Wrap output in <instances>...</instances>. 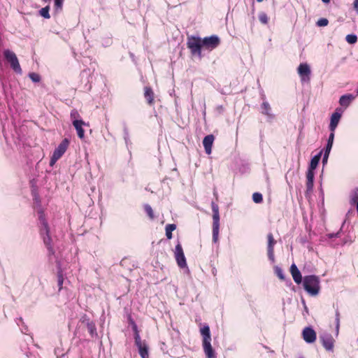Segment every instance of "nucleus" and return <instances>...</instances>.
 <instances>
[{
    "label": "nucleus",
    "instance_id": "obj_1",
    "mask_svg": "<svg viewBox=\"0 0 358 358\" xmlns=\"http://www.w3.org/2000/svg\"><path fill=\"white\" fill-rule=\"evenodd\" d=\"M34 206L38 215L40 234L43 238V243L49 252L53 254L55 252L54 246L55 245V242L50 235V227L45 218L43 208L41 204L40 198L36 193H34Z\"/></svg>",
    "mask_w": 358,
    "mask_h": 358
},
{
    "label": "nucleus",
    "instance_id": "obj_2",
    "mask_svg": "<svg viewBox=\"0 0 358 358\" xmlns=\"http://www.w3.org/2000/svg\"><path fill=\"white\" fill-rule=\"evenodd\" d=\"M200 334L202 336V347L206 358H216V353L211 345V334L210 327L205 324L200 329Z\"/></svg>",
    "mask_w": 358,
    "mask_h": 358
},
{
    "label": "nucleus",
    "instance_id": "obj_3",
    "mask_svg": "<svg viewBox=\"0 0 358 358\" xmlns=\"http://www.w3.org/2000/svg\"><path fill=\"white\" fill-rule=\"evenodd\" d=\"M303 285L305 290L310 296L317 295L320 289V279L315 275L305 276L303 281Z\"/></svg>",
    "mask_w": 358,
    "mask_h": 358
},
{
    "label": "nucleus",
    "instance_id": "obj_4",
    "mask_svg": "<svg viewBox=\"0 0 358 358\" xmlns=\"http://www.w3.org/2000/svg\"><path fill=\"white\" fill-rule=\"evenodd\" d=\"M213 210V241L216 243L218 241L220 231V213L219 207L213 201L211 203Z\"/></svg>",
    "mask_w": 358,
    "mask_h": 358
},
{
    "label": "nucleus",
    "instance_id": "obj_5",
    "mask_svg": "<svg viewBox=\"0 0 358 358\" xmlns=\"http://www.w3.org/2000/svg\"><path fill=\"white\" fill-rule=\"evenodd\" d=\"M133 329L134 331L135 344L138 349L140 356L141 358H148V345L145 341L141 340L136 324H133Z\"/></svg>",
    "mask_w": 358,
    "mask_h": 358
},
{
    "label": "nucleus",
    "instance_id": "obj_6",
    "mask_svg": "<svg viewBox=\"0 0 358 358\" xmlns=\"http://www.w3.org/2000/svg\"><path fill=\"white\" fill-rule=\"evenodd\" d=\"M187 48L194 55L201 57L202 39L198 36H191L187 38Z\"/></svg>",
    "mask_w": 358,
    "mask_h": 358
},
{
    "label": "nucleus",
    "instance_id": "obj_7",
    "mask_svg": "<svg viewBox=\"0 0 358 358\" xmlns=\"http://www.w3.org/2000/svg\"><path fill=\"white\" fill-rule=\"evenodd\" d=\"M69 145V141L64 138L54 150L50 161V166H53L57 161L66 152Z\"/></svg>",
    "mask_w": 358,
    "mask_h": 358
},
{
    "label": "nucleus",
    "instance_id": "obj_8",
    "mask_svg": "<svg viewBox=\"0 0 358 358\" xmlns=\"http://www.w3.org/2000/svg\"><path fill=\"white\" fill-rule=\"evenodd\" d=\"M3 55L7 62L10 64L11 69L17 73L21 75L22 73L18 59L15 53L8 49L3 51Z\"/></svg>",
    "mask_w": 358,
    "mask_h": 358
},
{
    "label": "nucleus",
    "instance_id": "obj_9",
    "mask_svg": "<svg viewBox=\"0 0 358 358\" xmlns=\"http://www.w3.org/2000/svg\"><path fill=\"white\" fill-rule=\"evenodd\" d=\"M174 255H175V258H176L178 266L180 268H185L188 271L186 258L185 257L182 245L179 241H178V244L176 245L175 250H174Z\"/></svg>",
    "mask_w": 358,
    "mask_h": 358
},
{
    "label": "nucleus",
    "instance_id": "obj_10",
    "mask_svg": "<svg viewBox=\"0 0 358 358\" xmlns=\"http://www.w3.org/2000/svg\"><path fill=\"white\" fill-rule=\"evenodd\" d=\"M298 73L302 83H309L310 80V69L308 64L302 63L298 67Z\"/></svg>",
    "mask_w": 358,
    "mask_h": 358
},
{
    "label": "nucleus",
    "instance_id": "obj_11",
    "mask_svg": "<svg viewBox=\"0 0 358 358\" xmlns=\"http://www.w3.org/2000/svg\"><path fill=\"white\" fill-rule=\"evenodd\" d=\"M203 47L208 50L216 48L220 43V38L216 35L205 37L202 39Z\"/></svg>",
    "mask_w": 358,
    "mask_h": 358
},
{
    "label": "nucleus",
    "instance_id": "obj_12",
    "mask_svg": "<svg viewBox=\"0 0 358 358\" xmlns=\"http://www.w3.org/2000/svg\"><path fill=\"white\" fill-rule=\"evenodd\" d=\"M320 339L326 350L330 352L333 351L334 347V339L331 334L329 333H324L320 336Z\"/></svg>",
    "mask_w": 358,
    "mask_h": 358
},
{
    "label": "nucleus",
    "instance_id": "obj_13",
    "mask_svg": "<svg viewBox=\"0 0 358 358\" xmlns=\"http://www.w3.org/2000/svg\"><path fill=\"white\" fill-rule=\"evenodd\" d=\"M342 113L343 111L341 108H336V111L331 115L329 126L330 131H335L341 120Z\"/></svg>",
    "mask_w": 358,
    "mask_h": 358
},
{
    "label": "nucleus",
    "instance_id": "obj_14",
    "mask_svg": "<svg viewBox=\"0 0 358 358\" xmlns=\"http://www.w3.org/2000/svg\"><path fill=\"white\" fill-rule=\"evenodd\" d=\"M302 335L303 340L308 343H314L317 338L316 332L310 327H307L303 329Z\"/></svg>",
    "mask_w": 358,
    "mask_h": 358
},
{
    "label": "nucleus",
    "instance_id": "obj_15",
    "mask_svg": "<svg viewBox=\"0 0 358 358\" xmlns=\"http://www.w3.org/2000/svg\"><path fill=\"white\" fill-rule=\"evenodd\" d=\"M263 102L261 105V113L266 115L268 120H272L274 118V115L272 113L271 108L267 101H266L264 95L262 97Z\"/></svg>",
    "mask_w": 358,
    "mask_h": 358
},
{
    "label": "nucleus",
    "instance_id": "obj_16",
    "mask_svg": "<svg viewBox=\"0 0 358 358\" xmlns=\"http://www.w3.org/2000/svg\"><path fill=\"white\" fill-rule=\"evenodd\" d=\"M215 141V137L213 134L207 135L203 140V145L205 152L207 155H210L212 152V147Z\"/></svg>",
    "mask_w": 358,
    "mask_h": 358
},
{
    "label": "nucleus",
    "instance_id": "obj_17",
    "mask_svg": "<svg viewBox=\"0 0 358 358\" xmlns=\"http://www.w3.org/2000/svg\"><path fill=\"white\" fill-rule=\"evenodd\" d=\"M275 243V241L273 237V235L271 234H268L267 252H268V259L271 263L275 262V257H274V253H273V245Z\"/></svg>",
    "mask_w": 358,
    "mask_h": 358
},
{
    "label": "nucleus",
    "instance_id": "obj_18",
    "mask_svg": "<svg viewBox=\"0 0 358 358\" xmlns=\"http://www.w3.org/2000/svg\"><path fill=\"white\" fill-rule=\"evenodd\" d=\"M73 125L76 130L78 136L80 139H83L85 137V131L83 127L87 125V124L83 120H75L73 122Z\"/></svg>",
    "mask_w": 358,
    "mask_h": 358
},
{
    "label": "nucleus",
    "instance_id": "obj_19",
    "mask_svg": "<svg viewBox=\"0 0 358 358\" xmlns=\"http://www.w3.org/2000/svg\"><path fill=\"white\" fill-rule=\"evenodd\" d=\"M354 99L355 96L351 94H344L340 97L339 103L341 106L347 108Z\"/></svg>",
    "mask_w": 358,
    "mask_h": 358
},
{
    "label": "nucleus",
    "instance_id": "obj_20",
    "mask_svg": "<svg viewBox=\"0 0 358 358\" xmlns=\"http://www.w3.org/2000/svg\"><path fill=\"white\" fill-rule=\"evenodd\" d=\"M307 178V191L310 192L313 188V182H314V171L311 169H308L306 173Z\"/></svg>",
    "mask_w": 358,
    "mask_h": 358
},
{
    "label": "nucleus",
    "instance_id": "obj_21",
    "mask_svg": "<svg viewBox=\"0 0 358 358\" xmlns=\"http://www.w3.org/2000/svg\"><path fill=\"white\" fill-rule=\"evenodd\" d=\"M292 278L297 284H300L303 281L300 271L294 264H292Z\"/></svg>",
    "mask_w": 358,
    "mask_h": 358
},
{
    "label": "nucleus",
    "instance_id": "obj_22",
    "mask_svg": "<svg viewBox=\"0 0 358 358\" xmlns=\"http://www.w3.org/2000/svg\"><path fill=\"white\" fill-rule=\"evenodd\" d=\"M144 96L149 105L154 103V92L150 87H145Z\"/></svg>",
    "mask_w": 358,
    "mask_h": 358
},
{
    "label": "nucleus",
    "instance_id": "obj_23",
    "mask_svg": "<svg viewBox=\"0 0 358 358\" xmlns=\"http://www.w3.org/2000/svg\"><path fill=\"white\" fill-rule=\"evenodd\" d=\"M322 154V150H321L318 154L315 155L311 159L308 169H311V170L314 171L317 168L318 163L320 162V159L321 158Z\"/></svg>",
    "mask_w": 358,
    "mask_h": 358
},
{
    "label": "nucleus",
    "instance_id": "obj_24",
    "mask_svg": "<svg viewBox=\"0 0 358 358\" xmlns=\"http://www.w3.org/2000/svg\"><path fill=\"white\" fill-rule=\"evenodd\" d=\"M64 275L65 273H64V271L60 267V265H58V272H57V281H58V287L59 289L61 290L62 288V285L64 283Z\"/></svg>",
    "mask_w": 358,
    "mask_h": 358
},
{
    "label": "nucleus",
    "instance_id": "obj_25",
    "mask_svg": "<svg viewBox=\"0 0 358 358\" xmlns=\"http://www.w3.org/2000/svg\"><path fill=\"white\" fill-rule=\"evenodd\" d=\"M87 329L91 336V337L94 338L97 336L96 328L95 323L92 322L91 323H87Z\"/></svg>",
    "mask_w": 358,
    "mask_h": 358
},
{
    "label": "nucleus",
    "instance_id": "obj_26",
    "mask_svg": "<svg viewBox=\"0 0 358 358\" xmlns=\"http://www.w3.org/2000/svg\"><path fill=\"white\" fill-rule=\"evenodd\" d=\"M176 225L174 224H169L166 226V236L168 239L172 238V232L176 229Z\"/></svg>",
    "mask_w": 358,
    "mask_h": 358
},
{
    "label": "nucleus",
    "instance_id": "obj_27",
    "mask_svg": "<svg viewBox=\"0 0 358 358\" xmlns=\"http://www.w3.org/2000/svg\"><path fill=\"white\" fill-rule=\"evenodd\" d=\"M273 269H274L275 274L277 275V277L280 280L285 281L286 280L285 275L284 274V272H283L282 269L280 266H275Z\"/></svg>",
    "mask_w": 358,
    "mask_h": 358
},
{
    "label": "nucleus",
    "instance_id": "obj_28",
    "mask_svg": "<svg viewBox=\"0 0 358 358\" xmlns=\"http://www.w3.org/2000/svg\"><path fill=\"white\" fill-rule=\"evenodd\" d=\"M358 202V187L354 189L350 194V203L355 206V203Z\"/></svg>",
    "mask_w": 358,
    "mask_h": 358
},
{
    "label": "nucleus",
    "instance_id": "obj_29",
    "mask_svg": "<svg viewBox=\"0 0 358 358\" xmlns=\"http://www.w3.org/2000/svg\"><path fill=\"white\" fill-rule=\"evenodd\" d=\"M49 11H50V6H46L45 7L42 8L39 10V13L44 18L49 19L50 17V15L49 14Z\"/></svg>",
    "mask_w": 358,
    "mask_h": 358
},
{
    "label": "nucleus",
    "instance_id": "obj_30",
    "mask_svg": "<svg viewBox=\"0 0 358 358\" xmlns=\"http://www.w3.org/2000/svg\"><path fill=\"white\" fill-rule=\"evenodd\" d=\"M345 39L350 44H354L357 41V36L355 34H348L346 36Z\"/></svg>",
    "mask_w": 358,
    "mask_h": 358
},
{
    "label": "nucleus",
    "instance_id": "obj_31",
    "mask_svg": "<svg viewBox=\"0 0 358 358\" xmlns=\"http://www.w3.org/2000/svg\"><path fill=\"white\" fill-rule=\"evenodd\" d=\"M259 20L264 24H266L268 22V17L267 15L264 12H261L259 14Z\"/></svg>",
    "mask_w": 358,
    "mask_h": 358
},
{
    "label": "nucleus",
    "instance_id": "obj_32",
    "mask_svg": "<svg viewBox=\"0 0 358 358\" xmlns=\"http://www.w3.org/2000/svg\"><path fill=\"white\" fill-rule=\"evenodd\" d=\"M252 200L256 203H259L262 201L263 198L262 194L255 192L252 194Z\"/></svg>",
    "mask_w": 358,
    "mask_h": 358
},
{
    "label": "nucleus",
    "instance_id": "obj_33",
    "mask_svg": "<svg viewBox=\"0 0 358 358\" xmlns=\"http://www.w3.org/2000/svg\"><path fill=\"white\" fill-rule=\"evenodd\" d=\"M55 9L56 12H59L62 9L64 0H54Z\"/></svg>",
    "mask_w": 358,
    "mask_h": 358
},
{
    "label": "nucleus",
    "instance_id": "obj_34",
    "mask_svg": "<svg viewBox=\"0 0 358 358\" xmlns=\"http://www.w3.org/2000/svg\"><path fill=\"white\" fill-rule=\"evenodd\" d=\"M71 120H72V122L75 120H80L78 119L80 117V115L77 110L73 109L71 111L70 113Z\"/></svg>",
    "mask_w": 358,
    "mask_h": 358
},
{
    "label": "nucleus",
    "instance_id": "obj_35",
    "mask_svg": "<svg viewBox=\"0 0 358 358\" xmlns=\"http://www.w3.org/2000/svg\"><path fill=\"white\" fill-rule=\"evenodd\" d=\"M29 77L34 83H38L41 80L40 75L36 73H30Z\"/></svg>",
    "mask_w": 358,
    "mask_h": 358
},
{
    "label": "nucleus",
    "instance_id": "obj_36",
    "mask_svg": "<svg viewBox=\"0 0 358 358\" xmlns=\"http://www.w3.org/2000/svg\"><path fill=\"white\" fill-rule=\"evenodd\" d=\"M144 208H145V211L146 212L148 215L151 219H152L154 217V214H153V210L152 209V207L150 205L146 204V205H145Z\"/></svg>",
    "mask_w": 358,
    "mask_h": 358
},
{
    "label": "nucleus",
    "instance_id": "obj_37",
    "mask_svg": "<svg viewBox=\"0 0 358 358\" xmlns=\"http://www.w3.org/2000/svg\"><path fill=\"white\" fill-rule=\"evenodd\" d=\"M17 324L18 326L22 325L23 327L21 328V331L23 334H27V331L28 330L27 329V327L24 326V321H23V320L22 318L17 319Z\"/></svg>",
    "mask_w": 358,
    "mask_h": 358
},
{
    "label": "nucleus",
    "instance_id": "obj_38",
    "mask_svg": "<svg viewBox=\"0 0 358 358\" xmlns=\"http://www.w3.org/2000/svg\"><path fill=\"white\" fill-rule=\"evenodd\" d=\"M329 23V21L326 18H320L317 22V25L319 26V27H325Z\"/></svg>",
    "mask_w": 358,
    "mask_h": 358
},
{
    "label": "nucleus",
    "instance_id": "obj_39",
    "mask_svg": "<svg viewBox=\"0 0 358 358\" xmlns=\"http://www.w3.org/2000/svg\"><path fill=\"white\" fill-rule=\"evenodd\" d=\"M92 321H91L87 315H83L80 318V322L83 324L85 327H87V323H91Z\"/></svg>",
    "mask_w": 358,
    "mask_h": 358
},
{
    "label": "nucleus",
    "instance_id": "obj_40",
    "mask_svg": "<svg viewBox=\"0 0 358 358\" xmlns=\"http://www.w3.org/2000/svg\"><path fill=\"white\" fill-rule=\"evenodd\" d=\"M339 324H340V313H339L338 310H337L336 311V330L337 331H338Z\"/></svg>",
    "mask_w": 358,
    "mask_h": 358
},
{
    "label": "nucleus",
    "instance_id": "obj_41",
    "mask_svg": "<svg viewBox=\"0 0 358 358\" xmlns=\"http://www.w3.org/2000/svg\"><path fill=\"white\" fill-rule=\"evenodd\" d=\"M341 234V231H338L336 233H331V234H328L327 235V236L329 238H336V237H339Z\"/></svg>",
    "mask_w": 358,
    "mask_h": 358
},
{
    "label": "nucleus",
    "instance_id": "obj_42",
    "mask_svg": "<svg viewBox=\"0 0 358 358\" xmlns=\"http://www.w3.org/2000/svg\"><path fill=\"white\" fill-rule=\"evenodd\" d=\"M334 132L335 131H331V133L329 136V138L327 140V143H330L333 144L334 139Z\"/></svg>",
    "mask_w": 358,
    "mask_h": 358
},
{
    "label": "nucleus",
    "instance_id": "obj_43",
    "mask_svg": "<svg viewBox=\"0 0 358 358\" xmlns=\"http://www.w3.org/2000/svg\"><path fill=\"white\" fill-rule=\"evenodd\" d=\"M332 143H327V145H326V148H325V151H324V153H327V154H329L330 151H331V149L332 148Z\"/></svg>",
    "mask_w": 358,
    "mask_h": 358
},
{
    "label": "nucleus",
    "instance_id": "obj_44",
    "mask_svg": "<svg viewBox=\"0 0 358 358\" xmlns=\"http://www.w3.org/2000/svg\"><path fill=\"white\" fill-rule=\"evenodd\" d=\"M353 242V240L350 238H345L342 241V243H341V245H344L347 243H352Z\"/></svg>",
    "mask_w": 358,
    "mask_h": 358
},
{
    "label": "nucleus",
    "instance_id": "obj_45",
    "mask_svg": "<svg viewBox=\"0 0 358 358\" xmlns=\"http://www.w3.org/2000/svg\"><path fill=\"white\" fill-rule=\"evenodd\" d=\"M124 138L125 140L126 143H127V142L129 141V133H128V131L127 129H124Z\"/></svg>",
    "mask_w": 358,
    "mask_h": 358
},
{
    "label": "nucleus",
    "instance_id": "obj_46",
    "mask_svg": "<svg viewBox=\"0 0 358 358\" xmlns=\"http://www.w3.org/2000/svg\"><path fill=\"white\" fill-rule=\"evenodd\" d=\"M329 154H327V153H324V154L323 159H322L323 163L327 162V159H328V157H329Z\"/></svg>",
    "mask_w": 358,
    "mask_h": 358
},
{
    "label": "nucleus",
    "instance_id": "obj_47",
    "mask_svg": "<svg viewBox=\"0 0 358 358\" xmlns=\"http://www.w3.org/2000/svg\"><path fill=\"white\" fill-rule=\"evenodd\" d=\"M354 7L358 11V0L354 1Z\"/></svg>",
    "mask_w": 358,
    "mask_h": 358
},
{
    "label": "nucleus",
    "instance_id": "obj_48",
    "mask_svg": "<svg viewBox=\"0 0 358 358\" xmlns=\"http://www.w3.org/2000/svg\"><path fill=\"white\" fill-rule=\"evenodd\" d=\"M355 206H356V209L358 213V202L355 203Z\"/></svg>",
    "mask_w": 358,
    "mask_h": 358
},
{
    "label": "nucleus",
    "instance_id": "obj_49",
    "mask_svg": "<svg viewBox=\"0 0 358 358\" xmlns=\"http://www.w3.org/2000/svg\"><path fill=\"white\" fill-rule=\"evenodd\" d=\"M324 3H328L330 2V0H322Z\"/></svg>",
    "mask_w": 358,
    "mask_h": 358
},
{
    "label": "nucleus",
    "instance_id": "obj_50",
    "mask_svg": "<svg viewBox=\"0 0 358 358\" xmlns=\"http://www.w3.org/2000/svg\"><path fill=\"white\" fill-rule=\"evenodd\" d=\"M258 2H262L263 0H257Z\"/></svg>",
    "mask_w": 358,
    "mask_h": 358
},
{
    "label": "nucleus",
    "instance_id": "obj_51",
    "mask_svg": "<svg viewBox=\"0 0 358 358\" xmlns=\"http://www.w3.org/2000/svg\"><path fill=\"white\" fill-rule=\"evenodd\" d=\"M299 358H304L303 356H300Z\"/></svg>",
    "mask_w": 358,
    "mask_h": 358
},
{
    "label": "nucleus",
    "instance_id": "obj_52",
    "mask_svg": "<svg viewBox=\"0 0 358 358\" xmlns=\"http://www.w3.org/2000/svg\"><path fill=\"white\" fill-rule=\"evenodd\" d=\"M299 358H304L303 356H300Z\"/></svg>",
    "mask_w": 358,
    "mask_h": 358
},
{
    "label": "nucleus",
    "instance_id": "obj_53",
    "mask_svg": "<svg viewBox=\"0 0 358 358\" xmlns=\"http://www.w3.org/2000/svg\"><path fill=\"white\" fill-rule=\"evenodd\" d=\"M357 94H358V90H357Z\"/></svg>",
    "mask_w": 358,
    "mask_h": 358
}]
</instances>
